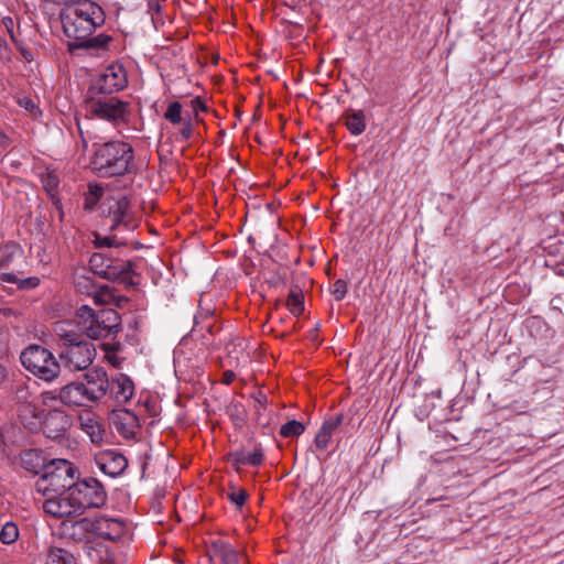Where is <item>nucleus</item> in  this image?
Instances as JSON below:
<instances>
[{
    "mask_svg": "<svg viewBox=\"0 0 564 564\" xmlns=\"http://www.w3.org/2000/svg\"><path fill=\"white\" fill-rule=\"evenodd\" d=\"M109 215L112 219L111 229L123 226L127 229L135 228L137 224L130 210L127 197H120L109 206Z\"/></svg>",
    "mask_w": 564,
    "mask_h": 564,
    "instance_id": "15",
    "label": "nucleus"
},
{
    "mask_svg": "<svg viewBox=\"0 0 564 564\" xmlns=\"http://www.w3.org/2000/svg\"><path fill=\"white\" fill-rule=\"evenodd\" d=\"M91 270L108 280H126L130 272V265L124 261H117L106 253L96 252L90 257Z\"/></svg>",
    "mask_w": 564,
    "mask_h": 564,
    "instance_id": "11",
    "label": "nucleus"
},
{
    "mask_svg": "<svg viewBox=\"0 0 564 564\" xmlns=\"http://www.w3.org/2000/svg\"><path fill=\"white\" fill-rule=\"evenodd\" d=\"M332 293H333L334 297L337 301L343 300L345 297L346 293H347V283H346V281H344L341 279L335 281L333 286H332Z\"/></svg>",
    "mask_w": 564,
    "mask_h": 564,
    "instance_id": "32",
    "label": "nucleus"
},
{
    "mask_svg": "<svg viewBox=\"0 0 564 564\" xmlns=\"http://www.w3.org/2000/svg\"><path fill=\"white\" fill-rule=\"evenodd\" d=\"M35 500L39 505H41L45 514L55 519H63L64 521L82 514V511L72 490L42 498H35Z\"/></svg>",
    "mask_w": 564,
    "mask_h": 564,
    "instance_id": "8",
    "label": "nucleus"
},
{
    "mask_svg": "<svg viewBox=\"0 0 564 564\" xmlns=\"http://www.w3.org/2000/svg\"><path fill=\"white\" fill-rule=\"evenodd\" d=\"M64 33L74 43L87 40L104 21L102 9L88 0L67 4L61 12Z\"/></svg>",
    "mask_w": 564,
    "mask_h": 564,
    "instance_id": "2",
    "label": "nucleus"
},
{
    "mask_svg": "<svg viewBox=\"0 0 564 564\" xmlns=\"http://www.w3.org/2000/svg\"><path fill=\"white\" fill-rule=\"evenodd\" d=\"M76 468L66 459H53L35 482V491L42 497L70 491L75 484Z\"/></svg>",
    "mask_w": 564,
    "mask_h": 564,
    "instance_id": "4",
    "label": "nucleus"
},
{
    "mask_svg": "<svg viewBox=\"0 0 564 564\" xmlns=\"http://www.w3.org/2000/svg\"><path fill=\"white\" fill-rule=\"evenodd\" d=\"M94 243L97 248H112L118 247L120 242L115 237L96 235Z\"/></svg>",
    "mask_w": 564,
    "mask_h": 564,
    "instance_id": "31",
    "label": "nucleus"
},
{
    "mask_svg": "<svg viewBox=\"0 0 564 564\" xmlns=\"http://www.w3.org/2000/svg\"><path fill=\"white\" fill-rule=\"evenodd\" d=\"M218 560L221 564H239L236 550L221 540L215 541L209 550V561Z\"/></svg>",
    "mask_w": 564,
    "mask_h": 564,
    "instance_id": "20",
    "label": "nucleus"
},
{
    "mask_svg": "<svg viewBox=\"0 0 564 564\" xmlns=\"http://www.w3.org/2000/svg\"><path fill=\"white\" fill-rule=\"evenodd\" d=\"M79 330L93 339L107 337L119 327V315L112 308L95 312L88 305H82L76 312Z\"/></svg>",
    "mask_w": 564,
    "mask_h": 564,
    "instance_id": "5",
    "label": "nucleus"
},
{
    "mask_svg": "<svg viewBox=\"0 0 564 564\" xmlns=\"http://www.w3.org/2000/svg\"><path fill=\"white\" fill-rule=\"evenodd\" d=\"M286 306L294 316H299L303 313L304 296L301 290L295 288L290 291L286 299Z\"/></svg>",
    "mask_w": 564,
    "mask_h": 564,
    "instance_id": "25",
    "label": "nucleus"
},
{
    "mask_svg": "<svg viewBox=\"0 0 564 564\" xmlns=\"http://www.w3.org/2000/svg\"><path fill=\"white\" fill-rule=\"evenodd\" d=\"M89 197L86 198V204H94L95 200L99 199L102 195V187L97 184H89Z\"/></svg>",
    "mask_w": 564,
    "mask_h": 564,
    "instance_id": "35",
    "label": "nucleus"
},
{
    "mask_svg": "<svg viewBox=\"0 0 564 564\" xmlns=\"http://www.w3.org/2000/svg\"><path fill=\"white\" fill-rule=\"evenodd\" d=\"M64 520L62 522V534L77 542L90 541L95 538L94 518H82L79 520Z\"/></svg>",
    "mask_w": 564,
    "mask_h": 564,
    "instance_id": "14",
    "label": "nucleus"
},
{
    "mask_svg": "<svg viewBox=\"0 0 564 564\" xmlns=\"http://www.w3.org/2000/svg\"><path fill=\"white\" fill-rule=\"evenodd\" d=\"M247 462L251 465H259L262 462V454H260V453L250 454L247 458Z\"/></svg>",
    "mask_w": 564,
    "mask_h": 564,
    "instance_id": "39",
    "label": "nucleus"
},
{
    "mask_svg": "<svg viewBox=\"0 0 564 564\" xmlns=\"http://www.w3.org/2000/svg\"><path fill=\"white\" fill-rule=\"evenodd\" d=\"M164 118L172 124H178L184 121L182 117V105L178 101H173L169 105Z\"/></svg>",
    "mask_w": 564,
    "mask_h": 564,
    "instance_id": "29",
    "label": "nucleus"
},
{
    "mask_svg": "<svg viewBox=\"0 0 564 564\" xmlns=\"http://www.w3.org/2000/svg\"><path fill=\"white\" fill-rule=\"evenodd\" d=\"M305 427L303 423L292 420L283 424L280 429V434L283 437L299 436L304 432Z\"/></svg>",
    "mask_w": 564,
    "mask_h": 564,
    "instance_id": "28",
    "label": "nucleus"
},
{
    "mask_svg": "<svg viewBox=\"0 0 564 564\" xmlns=\"http://www.w3.org/2000/svg\"><path fill=\"white\" fill-rule=\"evenodd\" d=\"M17 102L19 104L20 107L24 108L32 115H35L37 112V107L30 97L19 96L17 98Z\"/></svg>",
    "mask_w": 564,
    "mask_h": 564,
    "instance_id": "34",
    "label": "nucleus"
},
{
    "mask_svg": "<svg viewBox=\"0 0 564 564\" xmlns=\"http://www.w3.org/2000/svg\"><path fill=\"white\" fill-rule=\"evenodd\" d=\"M95 357V346L86 340L63 347L59 352L62 365L70 372L87 369L93 364Z\"/></svg>",
    "mask_w": 564,
    "mask_h": 564,
    "instance_id": "9",
    "label": "nucleus"
},
{
    "mask_svg": "<svg viewBox=\"0 0 564 564\" xmlns=\"http://www.w3.org/2000/svg\"><path fill=\"white\" fill-rule=\"evenodd\" d=\"M55 416L61 419V420H65V415L63 412H55Z\"/></svg>",
    "mask_w": 564,
    "mask_h": 564,
    "instance_id": "44",
    "label": "nucleus"
},
{
    "mask_svg": "<svg viewBox=\"0 0 564 564\" xmlns=\"http://www.w3.org/2000/svg\"><path fill=\"white\" fill-rule=\"evenodd\" d=\"M72 492L82 512L88 508H99L106 501L104 487L94 478L75 481Z\"/></svg>",
    "mask_w": 564,
    "mask_h": 564,
    "instance_id": "10",
    "label": "nucleus"
},
{
    "mask_svg": "<svg viewBox=\"0 0 564 564\" xmlns=\"http://www.w3.org/2000/svg\"><path fill=\"white\" fill-rule=\"evenodd\" d=\"M234 379H235V373H234L232 371L227 370V371L224 373V379H223V380H224V382H225L226 384L231 383V382L234 381Z\"/></svg>",
    "mask_w": 564,
    "mask_h": 564,
    "instance_id": "40",
    "label": "nucleus"
},
{
    "mask_svg": "<svg viewBox=\"0 0 564 564\" xmlns=\"http://www.w3.org/2000/svg\"><path fill=\"white\" fill-rule=\"evenodd\" d=\"M96 463L100 470L111 477L120 475L128 466L126 457L115 451H106L100 453L96 457Z\"/></svg>",
    "mask_w": 564,
    "mask_h": 564,
    "instance_id": "16",
    "label": "nucleus"
},
{
    "mask_svg": "<svg viewBox=\"0 0 564 564\" xmlns=\"http://www.w3.org/2000/svg\"><path fill=\"white\" fill-rule=\"evenodd\" d=\"M127 85V73L119 64L107 66L97 80L98 90L104 94H112L122 90Z\"/></svg>",
    "mask_w": 564,
    "mask_h": 564,
    "instance_id": "12",
    "label": "nucleus"
},
{
    "mask_svg": "<svg viewBox=\"0 0 564 564\" xmlns=\"http://www.w3.org/2000/svg\"><path fill=\"white\" fill-rule=\"evenodd\" d=\"M54 332L63 343V347H67L68 345L83 341L80 339V336L84 334L79 330L78 322L76 319L74 322H57L54 326Z\"/></svg>",
    "mask_w": 564,
    "mask_h": 564,
    "instance_id": "18",
    "label": "nucleus"
},
{
    "mask_svg": "<svg viewBox=\"0 0 564 564\" xmlns=\"http://www.w3.org/2000/svg\"><path fill=\"white\" fill-rule=\"evenodd\" d=\"M133 150L126 142H108L94 154L91 165L102 176H117L132 171Z\"/></svg>",
    "mask_w": 564,
    "mask_h": 564,
    "instance_id": "3",
    "label": "nucleus"
},
{
    "mask_svg": "<svg viewBox=\"0 0 564 564\" xmlns=\"http://www.w3.org/2000/svg\"><path fill=\"white\" fill-rule=\"evenodd\" d=\"M21 362L26 370L45 381L55 379L61 370V365L54 355L39 345L25 348L21 354Z\"/></svg>",
    "mask_w": 564,
    "mask_h": 564,
    "instance_id": "7",
    "label": "nucleus"
},
{
    "mask_svg": "<svg viewBox=\"0 0 564 564\" xmlns=\"http://www.w3.org/2000/svg\"><path fill=\"white\" fill-rule=\"evenodd\" d=\"M2 23L3 25L6 26L8 33L10 34V36L13 39L14 35H13V28H14V21L11 17H6L2 19Z\"/></svg>",
    "mask_w": 564,
    "mask_h": 564,
    "instance_id": "38",
    "label": "nucleus"
},
{
    "mask_svg": "<svg viewBox=\"0 0 564 564\" xmlns=\"http://www.w3.org/2000/svg\"><path fill=\"white\" fill-rule=\"evenodd\" d=\"M84 108L87 117L115 126L128 123L131 117V105L115 96L89 97L85 100Z\"/></svg>",
    "mask_w": 564,
    "mask_h": 564,
    "instance_id": "6",
    "label": "nucleus"
},
{
    "mask_svg": "<svg viewBox=\"0 0 564 564\" xmlns=\"http://www.w3.org/2000/svg\"><path fill=\"white\" fill-rule=\"evenodd\" d=\"M95 538L119 541L127 535L126 523L116 518L94 517Z\"/></svg>",
    "mask_w": 564,
    "mask_h": 564,
    "instance_id": "13",
    "label": "nucleus"
},
{
    "mask_svg": "<svg viewBox=\"0 0 564 564\" xmlns=\"http://www.w3.org/2000/svg\"><path fill=\"white\" fill-rule=\"evenodd\" d=\"M9 144V138L0 130V145L7 147Z\"/></svg>",
    "mask_w": 564,
    "mask_h": 564,
    "instance_id": "41",
    "label": "nucleus"
},
{
    "mask_svg": "<svg viewBox=\"0 0 564 564\" xmlns=\"http://www.w3.org/2000/svg\"><path fill=\"white\" fill-rule=\"evenodd\" d=\"M76 288L78 289V291L91 296L96 304H105L111 297V294L107 289H104V288L95 289L90 284L89 278H87L85 275L76 276Z\"/></svg>",
    "mask_w": 564,
    "mask_h": 564,
    "instance_id": "22",
    "label": "nucleus"
},
{
    "mask_svg": "<svg viewBox=\"0 0 564 564\" xmlns=\"http://www.w3.org/2000/svg\"><path fill=\"white\" fill-rule=\"evenodd\" d=\"M109 391L117 402L124 403L133 397L134 384L127 375L119 373L110 381Z\"/></svg>",
    "mask_w": 564,
    "mask_h": 564,
    "instance_id": "17",
    "label": "nucleus"
},
{
    "mask_svg": "<svg viewBox=\"0 0 564 564\" xmlns=\"http://www.w3.org/2000/svg\"><path fill=\"white\" fill-rule=\"evenodd\" d=\"M111 41V37L106 34H99L97 36H87V40H82L78 43L69 44L70 47H95L106 48Z\"/></svg>",
    "mask_w": 564,
    "mask_h": 564,
    "instance_id": "26",
    "label": "nucleus"
},
{
    "mask_svg": "<svg viewBox=\"0 0 564 564\" xmlns=\"http://www.w3.org/2000/svg\"><path fill=\"white\" fill-rule=\"evenodd\" d=\"M110 389V380L104 368L88 370L82 380L62 387L58 392L47 391L41 394L42 404L51 405L59 401L68 408L90 406L104 399Z\"/></svg>",
    "mask_w": 564,
    "mask_h": 564,
    "instance_id": "1",
    "label": "nucleus"
},
{
    "mask_svg": "<svg viewBox=\"0 0 564 564\" xmlns=\"http://www.w3.org/2000/svg\"><path fill=\"white\" fill-rule=\"evenodd\" d=\"M191 107L192 109L194 110V112L197 115L199 111H205L206 110V106L205 104L200 100V98L196 97L194 99L191 100Z\"/></svg>",
    "mask_w": 564,
    "mask_h": 564,
    "instance_id": "37",
    "label": "nucleus"
},
{
    "mask_svg": "<svg viewBox=\"0 0 564 564\" xmlns=\"http://www.w3.org/2000/svg\"><path fill=\"white\" fill-rule=\"evenodd\" d=\"M39 283V280L37 279H32V284L33 285H36Z\"/></svg>",
    "mask_w": 564,
    "mask_h": 564,
    "instance_id": "46",
    "label": "nucleus"
},
{
    "mask_svg": "<svg viewBox=\"0 0 564 564\" xmlns=\"http://www.w3.org/2000/svg\"><path fill=\"white\" fill-rule=\"evenodd\" d=\"M228 497L232 503L237 507H241L247 500V492L243 489H234L228 494Z\"/></svg>",
    "mask_w": 564,
    "mask_h": 564,
    "instance_id": "33",
    "label": "nucleus"
},
{
    "mask_svg": "<svg viewBox=\"0 0 564 564\" xmlns=\"http://www.w3.org/2000/svg\"><path fill=\"white\" fill-rule=\"evenodd\" d=\"M19 538V529L18 525L13 522H7L2 525L0 531V541L3 544H12Z\"/></svg>",
    "mask_w": 564,
    "mask_h": 564,
    "instance_id": "27",
    "label": "nucleus"
},
{
    "mask_svg": "<svg viewBox=\"0 0 564 564\" xmlns=\"http://www.w3.org/2000/svg\"><path fill=\"white\" fill-rule=\"evenodd\" d=\"M80 429L89 436L93 443H100L104 436V429L97 416L90 412L85 411L79 415Z\"/></svg>",
    "mask_w": 564,
    "mask_h": 564,
    "instance_id": "19",
    "label": "nucleus"
},
{
    "mask_svg": "<svg viewBox=\"0 0 564 564\" xmlns=\"http://www.w3.org/2000/svg\"><path fill=\"white\" fill-rule=\"evenodd\" d=\"M127 415H129V416H130V419H131V421H132L133 423H135V422H137V417H135V416L131 415L130 413H127Z\"/></svg>",
    "mask_w": 564,
    "mask_h": 564,
    "instance_id": "45",
    "label": "nucleus"
},
{
    "mask_svg": "<svg viewBox=\"0 0 564 564\" xmlns=\"http://www.w3.org/2000/svg\"><path fill=\"white\" fill-rule=\"evenodd\" d=\"M6 378H7V371L2 366H0V386L6 380Z\"/></svg>",
    "mask_w": 564,
    "mask_h": 564,
    "instance_id": "42",
    "label": "nucleus"
},
{
    "mask_svg": "<svg viewBox=\"0 0 564 564\" xmlns=\"http://www.w3.org/2000/svg\"><path fill=\"white\" fill-rule=\"evenodd\" d=\"M44 564H76L73 554L64 549L51 547Z\"/></svg>",
    "mask_w": 564,
    "mask_h": 564,
    "instance_id": "24",
    "label": "nucleus"
},
{
    "mask_svg": "<svg viewBox=\"0 0 564 564\" xmlns=\"http://www.w3.org/2000/svg\"><path fill=\"white\" fill-rule=\"evenodd\" d=\"M346 128L354 135L361 134L366 129L365 113L362 110L346 111L343 116Z\"/></svg>",
    "mask_w": 564,
    "mask_h": 564,
    "instance_id": "23",
    "label": "nucleus"
},
{
    "mask_svg": "<svg viewBox=\"0 0 564 564\" xmlns=\"http://www.w3.org/2000/svg\"><path fill=\"white\" fill-rule=\"evenodd\" d=\"M193 134V127H192V123L189 120H184L183 121V127L181 129V135L183 139L187 140L192 137Z\"/></svg>",
    "mask_w": 564,
    "mask_h": 564,
    "instance_id": "36",
    "label": "nucleus"
},
{
    "mask_svg": "<svg viewBox=\"0 0 564 564\" xmlns=\"http://www.w3.org/2000/svg\"><path fill=\"white\" fill-rule=\"evenodd\" d=\"M29 414L34 417V421L25 422V425L31 430L36 429L42 423V412L35 413V409L31 404L23 405L20 412L21 419L25 421Z\"/></svg>",
    "mask_w": 564,
    "mask_h": 564,
    "instance_id": "30",
    "label": "nucleus"
},
{
    "mask_svg": "<svg viewBox=\"0 0 564 564\" xmlns=\"http://www.w3.org/2000/svg\"><path fill=\"white\" fill-rule=\"evenodd\" d=\"M341 421V415H335L325 420L315 437V445L317 448L325 451L329 446L333 433L339 427Z\"/></svg>",
    "mask_w": 564,
    "mask_h": 564,
    "instance_id": "21",
    "label": "nucleus"
},
{
    "mask_svg": "<svg viewBox=\"0 0 564 564\" xmlns=\"http://www.w3.org/2000/svg\"><path fill=\"white\" fill-rule=\"evenodd\" d=\"M257 401L260 403V404H263L267 402V397L262 393V392H259L258 393V397H257Z\"/></svg>",
    "mask_w": 564,
    "mask_h": 564,
    "instance_id": "43",
    "label": "nucleus"
}]
</instances>
